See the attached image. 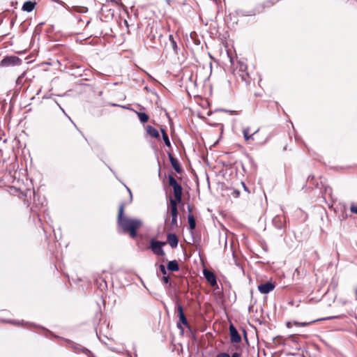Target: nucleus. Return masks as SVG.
<instances>
[{"label": "nucleus", "instance_id": "24", "mask_svg": "<svg viewBox=\"0 0 357 357\" xmlns=\"http://www.w3.org/2000/svg\"><path fill=\"white\" fill-rule=\"evenodd\" d=\"M188 220L190 229L194 230L196 228V221L195 217L192 214H189L188 215Z\"/></svg>", "mask_w": 357, "mask_h": 357}, {"label": "nucleus", "instance_id": "3", "mask_svg": "<svg viewBox=\"0 0 357 357\" xmlns=\"http://www.w3.org/2000/svg\"><path fill=\"white\" fill-rule=\"evenodd\" d=\"M178 202H176L173 198H169V212L172 217L171 225L172 227H178L177 217L178 214Z\"/></svg>", "mask_w": 357, "mask_h": 357}, {"label": "nucleus", "instance_id": "22", "mask_svg": "<svg viewBox=\"0 0 357 357\" xmlns=\"http://www.w3.org/2000/svg\"><path fill=\"white\" fill-rule=\"evenodd\" d=\"M160 132L162 133V139L165 142V144L168 146V147H170L171 146V142H170V140H169V136L166 132V130L163 128H160Z\"/></svg>", "mask_w": 357, "mask_h": 357}, {"label": "nucleus", "instance_id": "13", "mask_svg": "<svg viewBox=\"0 0 357 357\" xmlns=\"http://www.w3.org/2000/svg\"><path fill=\"white\" fill-rule=\"evenodd\" d=\"M167 243L172 248L178 246V239L175 234L169 233L167 236Z\"/></svg>", "mask_w": 357, "mask_h": 357}, {"label": "nucleus", "instance_id": "32", "mask_svg": "<svg viewBox=\"0 0 357 357\" xmlns=\"http://www.w3.org/2000/svg\"><path fill=\"white\" fill-rule=\"evenodd\" d=\"M230 355L226 352L220 353L218 354L217 357H229Z\"/></svg>", "mask_w": 357, "mask_h": 357}, {"label": "nucleus", "instance_id": "29", "mask_svg": "<svg viewBox=\"0 0 357 357\" xmlns=\"http://www.w3.org/2000/svg\"><path fill=\"white\" fill-rule=\"evenodd\" d=\"M350 211L351 213L357 214V206L351 204L350 206Z\"/></svg>", "mask_w": 357, "mask_h": 357}, {"label": "nucleus", "instance_id": "28", "mask_svg": "<svg viewBox=\"0 0 357 357\" xmlns=\"http://www.w3.org/2000/svg\"><path fill=\"white\" fill-rule=\"evenodd\" d=\"M159 268L163 275H167V268L163 264H160Z\"/></svg>", "mask_w": 357, "mask_h": 357}, {"label": "nucleus", "instance_id": "35", "mask_svg": "<svg viewBox=\"0 0 357 357\" xmlns=\"http://www.w3.org/2000/svg\"><path fill=\"white\" fill-rule=\"evenodd\" d=\"M241 77H242V79L244 80L245 82H248L247 81V77H249V75L248 73H245V75L243 74L241 75Z\"/></svg>", "mask_w": 357, "mask_h": 357}, {"label": "nucleus", "instance_id": "19", "mask_svg": "<svg viewBox=\"0 0 357 357\" xmlns=\"http://www.w3.org/2000/svg\"><path fill=\"white\" fill-rule=\"evenodd\" d=\"M337 317H326V318H323V319H315V320H312V321H310L309 322H298V321H295L294 324L296 326H307L308 325H310V324H312V323H314L317 321H321V320H331V319H335V318H337Z\"/></svg>", "mask_w": 357, "mask_h": 357}, {"label": "nucleus", "instance_id": "8", "mask_svg": "<svg viewBox=\"0 0 357 357\" xmlns=\"http://www.w3.org/2000/svg\"><path fill=\"white\" fill-rule=\"evenodd\" d=\"M229 331L230 335V342L231 343L236 344L241 342V336L233 324L229 325Z\"/></svg>", "mask_w": 357, "mask_h": 357}, {"label": "nucleus", "instance_id": "34", "mask_svg": "<svg viewBox=\"0 0 357 357\" xmlns=\"http://www.w3.org/2000/svg\"><path fill=\"white\" fill-rule=\"evenodd\" d=\"M241 185H242L244 190L246 191L248 193H250V190H248V187L245 185V184L243 182H241Z\"/></svg>", "mask_w": 357, "mask_h": 357}, {"label": "nucleus", "instance_id": "15", "mask_svg": "<svg viewBox=\"0 0 357 357\" xmlns=\"http://www.w3.org/2000/svg\"><path fill=\"white\" fill-rule=\"evenodd\" d=\"M272 223L279 230L284 229V222L280 215H275L272 220Z\"/></svg>", "mask_w": 357, "mask_h": 357}, {"label": "nucleus", "instance_id": "2", "mask_svg": "<svg viewBox=\"0 0 357 357\" xmlns=\"http://www.w3.org/2000/svg\"><path fill=\"white\" fill-rule=\"evenodd\" d=\"M168 183L169 186L173 188V193L174 196V200L176 202L181 203L182 201V192L183 188L181 185L176 180L172 174L168 175Z\"/></svg>", "mask_w": 357, "mask_h": 357}, {"label": "nucleus", "instance_id": "46", "mask_svg": "<svg viewBox=\"0 0 357 357\" xmlns=\"http://www.w3.org/2000/svg\"><path fill=\"white\" fill-rule=\"evenodd\" d=\"M310 178V179H312V178H314V176H308V178H307V180H309Z\"/></svg>", "mask_w": 357, "mask_h": 357}, {"label": "nucleus", "instance_id": "16", "mask_svg": "<svg viewBox=\"0 0 357 357\" xmlns=\"http://www.w3.org/2000/svg\"><path fill=\"white\" fill-rule=\"evenodd\" d=\"M146 130L147 134L149 135H150L151 137H154L155 139L160 138L159 132L153 126L148 125L146 128Z\"/></svg>", "mask_w": 357, "mask_h": 357}, {"label": "nucleus", "instance_id": "25", "mask_svg": "<svg viewBox=\"0 0 357 357\" xmlns=\"http://www.w3.org/2000/svg\"><path fill=\"white\" fill-rule=\"evenodd\" d=\"M175 54H178V46L176 40H172L170 43L167 45Z\"/></svg>", "mask_w": 357, "mask_h": 357}, {"label": "nucleus", "instance_id": "33", "mask_svg": "<svg viewBox=\"0 0 357 357\" xmlns=\"http://www.w3.org/2000/svg\"><path fill=\"white\" fill-rule=\"evenodd\" d=\"M224 111H225V112H228V113H229V114H236V115H237V114H238V112H237V111H235V110H226V109H225V110H224Z\"/></svg>", "mask_w": 357, "mask_h": 357}, {"label": "nucleus", "instance_id": "7", "mask_svg": "<svg viewBox=\"0 0 357 357\" xmlns=\"http://www.w3.org/2000/svg\"><path fill=\"white\" fill-rule=\"evenodd\" d=\"M67 346L68 347H70L71 349H73L75 351H81V352L85 354L88 357L93 356V354L89 349H88L87 348H85V347H82V345H80L77 343H75L73 341L68 340V343H67Z\"/></svg>", "mask_w": 357, "mask_h": 357}, {"label": "nucleus", "instance_id": "48", "mask_svg": "<svg viewBox=\"0 0 357 357\" xmlns=\"http://www.w3.org/2000/svg\"><path fill=\"white\" fill-rule=\"evenodd\" d=\"M65 115L66 116V117H67L68 119H70V117L68 115H67L66 114Z\"/></svg>", "mask_w": 357, "mask_h": 357}, {"label": "nucleus", "instance_id": "5", "mask_svg": "<svg viewBox=\"0 0 357 357\" xmlns=\"http://www.w3.org/2000/svg\"><path fill=\"white\" fill-rule=\"evenodd\" d=\"M22 63V60L17 56H5L1 61L0 66L3 67L19 66Z\"/></svg>", "mask_w": 357, "mask_h": 357}, {"label": "nucleus", "instance_id": "44", "mask_svg": "<svg viewBox=\"0 0 357 357\" xmlns=\"http://www.w3.org/2000/svg\"><path fill=\"white\" fill-rule=\"evenodd\" d=\"M137 245L139 248L140 247V241H139V240L137 241Z\"/></svg>", "mask_w": 357, "mask_h": 357}, {"label": "nucleus", "instance_id": "1", "mask_svg": "<svg viewBox=\"0 0 357 357\" xmlns=\"http://www.w3.org/2000/svg\"><path fill=\"white\" fill-rule=\"evenodd\" d=\"M117 225L124 234H128L132 239H136L138 236L137 230L143 225L141 219L130 218L124 215V204L119 205Z\"/></svg>", "mask_w": 357, "mask_h": 357}, {"label": "nucleus", "instance_id": "49", "mask_svg": "<svg viewBox=\"0 0 357 357\" xmlns=\"http://www.w3.org/2000/svg\"><path fill=\"white\" fill-rule=\"evenodd\" d=\"M65 115L66 116V117H67L68 119H70V117L68 115H67L66 114Z\"/></svg>", "mask_w": 357, "mask_h": 357}, {"label": "nucleus", "instance_id": "38", "mask_svg": "<svg viewBox=\"0 0 357 357\" xmlns=\"http://www.w3.org/2000/svg\"><path fill=\"white\" fill-rule=\"evenodd\" d=\"M172 40H175L173 35L172 34H169V43H170Z\"/></svg>", "mask_w": 357, "mask_h": 357}, {"label": "nucleus", "instance_id": "31", "mask_svg": "<svg viewBox=\"0 0 357 357\" xmlns=\"http://www.w3.org/2000/svg\"><path fill=\"white\" fill-rule=\"evenodd\" d=\"M123 185L126 187V190L129 192V195H130V202H131L132 200V195L131 190L126 184L123 183Z\"/></svg>", "mask_w": 357, "mask_h": 357}, {"label": "nucleus", "instance_id": "14", "mask_svg": "<svg viewBox=\"0 0 357 357\" xmlns=\"http://www.w3.org/2000/svg\"><path fill=\"white\" fill-rule=\"evenodd\" d=\"M236 13L239 16H254L257 13V8L255 7L254 9L246 10L243 9H238L236 10Z\"/></svg>", "mask_w": 357, "mask_h": 357}, {"label": "nucleus", "instance_id": "43", "mask_svg": "<svg viewBox=\"0 0 357 357\" xmlns=\"http://www.w3.org/2000/svg\"><path fill=\"white\" fill-rule=\"evenodd\" d=\"M243 333H244V337H245V340H248L246 331L245 330H243Z\"/></svg>", "mask_w": 357, "mask_h": 357}, {"label": "nucleus", "instance_id": "52", "mask_svg": "<svg viewBox=\"0 0 357 357\" xmlns=\"http://www.w3.org/2000/svg\"><path fill=\"white\" fill-rule=\"evenodd\" d=\"M39 31H40V29H37V31H36V32H35V33H38V32H39Z\"/></svg>", "mask_w": 357, "mask_h": 357}, {"label": "nucleus", "instance_id": "9", "mask_svg": "<svg viewBox=\"0 0 357 357\" xmlns=\"http://www.w3.org/2000/svg\"><path fill=\"white\" fill-rule=\"evenodd\" d=\"M275 287V282H266L264 283H261L258 286V290L261 294H267L273 291Z\"/></svg>", "mask_w": 357, "mask_h": 357}, {"label": "nucleus", "instance_id": "42", "mask_svg": "<svg viewBox=\"0 0 357 357\" xmlns=\"http://www.w3.org/2000/svg\"><path fill=\"white\" fill-rule=\"evenodd\" d=\"M188 211L189 212V214H191V212H192V209H191V207L190 205L188 206Z\"/></svg>", "mask_w": 357, "mask_h": 357}, {"label": "nucleus", "instance_id": "20", "mask_svg": "<svg viewBox=\"0 0 357 357\" xmlns=\"http://www.w3.org/2000/svg\"><path fill=\"white\" fill-rule=\"evenodd\" d=\"M259 130V129H257L255 132H254L252 134L250 135L249 134V131H250V128L247 127V128H243V137L245 139V141H249L250 139L252 140H254V135L258 132V131Z\"/></svg>", "mask_w": 357, "mask_h": 357}, {"label": "nucleus", "instance_id": "11", "mask_svg": "<svg viewBox=\"0 0 357 357\" xmlns=\"http://www.w3.org/2000/svg\"><path fill=\"white\" fill-rule=\"evenodd\" d=\"M204 276L206 281L213 287L217 285V280L215 274L210 270L204 269Z\"/></svg>", "mask_w": 357, "mask_h": 357}, {"label": "nucleus", "instance_id": "45", "mask_svg": "<svg viewBox=\"0 0 357 357\" xmlns=\"http://www.w3.org/2000/svg\"><path fill=\"white\" fill-rule=\"evenodd\" d=\"M243 68H246V66L243 65L241 66V70H243Z\"/></svg>", "mask_w": 357, "mask_h": 357}, {"label": "nucleus", "instance_id": "36", "mask_svg": "<svg viewBox=\"0 0 357 357\" xmlns=\"http://www.w3.org/2000/svg\"><path fill=\"white\" fill-rule=\"evenodd\" d=\"M107 166L108 169L111 171V172H112V174L115 176V177H116V178H118V176L116 175V172L114 171V169H112L109 165H107Z\"/></svg>", "mask_w": 357, "mask_h": 357}, {"label": "nucleus", "instance_id": "39", "mask_svg": "<svg viewBox=\"0 0 357 357\" xmlns=\"http://www.w3.org/2000/svg\"><path fill=\"white\" fill-rule=\"evenodd\" d=\"M43 24H44V22H41V23L38 24L35 29V32H36L37 29H39V27H41Z\"/></svg>", "mask_w": 357, "mask_h": 357}, {"label": "nucleus", "instance_id": "17", "mask_svg": "<svg viewBox=\"0 0 357 357\" xmlns=\"http://www.w3.org/2000/svg\"><path fill=\"white\" fill-rule=\"evenodd\" d=\"M36 4L35 1H26L23 3L22 9L24 11L30 13L34 9Z\"/></svg>", "mask_w": 357, "mask_h": 357}, {"label": "nucleus", "instance_id": "41", "mask_svg": "<svg viewBox=\"0 0 357 357\" xmlns=\"http://www.w3.org/2000/svg\"><path fill=\"white\" fill-rule=\"evenodd\" d=\"M58 107L60 108V109L62 111V112L64 114H66V112H65L64 109L61 107V106L59 104H58Z\"/></svg>", "mask_w": 357, "mask_h": 357}, {"label": "nucleus", "instance_id": "23", "mask_svg": "<svg viewBox=\"0 0 357 357\" xmlns=\"http://www.w3.org/2000/svg\"><path fill=\"white\" fill-rule=\"evenodd\" d=\"M136 114L137 115V117H138L139 121L142 123H146L149 121V115L146 113H145V112H137Z\"/></svg>", "mask_w": 357, "mask_h": 357}, {"label": "nucleus", "instance_id": "12", "mask_svg": "<svg viewBox=\"0 0 357 357\" xmlns=\"http://www.w3.org/2000/svg\"><path fill=\"white\" fill-rule=\"evenodd\" d=\"M280 0H266L263 3L258 4L256 6L257 13H260L263 12L264 8H270L273 6L275 3L280 1Z\"/></svg>", "mask_w": 357, "mask_h": 357}, {"label": "nucleus", "instance_id": "26", "mask_svg": "<svg viewBox=\"0 0 357 357\" xmlns=\"http://www.w3.org/2000/svg\"><path fill=\"white\" fill-rule=\"evenodd\" d=\"M240 195V191L236 189H231L229 195L232 196L233 197L237 198Z\"/></svg>", "mask_w": 357, "mask_h": 357}, {"label": "nucleus", "instance_id": "47", "mask_svg": "<svg viewBox=\"0 0 357 357\" xmlns=\"http://www.w3.org/2000/svg\"><path fill=\"white\" fill-rule=\"evenodd\" d=\"M65 115L66 116V117H67L68 119H70V117L68 115H67L66 114Z\"/></svg>", "mask_w": 357, "mask_h": 357}, {"label": "nucleus", "instance_id": "18", "mask_svg": "<svg viewBox=\"0 0 357 357\" xmlns=\"http://www.w3.org/2000/svg\"><path fill=\"white\" fill-rule=\"evenodd\" d=\"M3 321L6 323L13 324V325H16V326L22 325V326H31L38 327L33 323L24 322L23 320L20 321H17V320L8 319V320H4Z\"/></svg>", "mask_w": 357, "mask_h": 357}, {"label": "nucleus", "instance_id": "50", "mask_svg": "<svg viewBox=\"0 0 357 357\" xmlns=\"http://www.w3.org/2000/svg\"><path fill=\"white\" fill-rule=\"evenodd\" d=\"M65 115L66 116V117H67L68 119H70V117L68 115H67L66 114Z\"/></svg>", "mask_w": 357, "mask_h": 357}, {"label": "nucleus", "instance_id": "10", "mask_svg": "<svg viewBox=\"0 0 357 357\" xmlns=\"http://www.w3.org/2000/svg\"><path fill=\"white\" fill-rule=\"evenodd\" d=\"M167 155L169 157V162L175 172L178 174H181L183 172V168L178 159L176 158H174L170 152H168Z\"/></svg>", "mask_w": 357, "mask_h": 357}, {"label": "nucleus", "instance_id": "51", "mask_svg": "<svg viewBox=\"0 0 357 357\" xmlns=\"http://www.w3.org/2000/svg\"><path fill=\"white\" fill-rule=\"evenodd\" d=\"M47 332L48 333H50V335H52V332L48 331H47Z\"/></svg>", "mask_w": 357, "mask_h": 357}, {"label": "nucleus", "instance_id": "27", "mask_svg": "<svg viewBox=\"0 0 357 357\" xmlns=\"http://www.w3.org/2000/svg\"><path fill=\"white\" fill-rule=\"evenodd\" d=\"M74 10L77 13H85L88 11V8L86 7L75 8Z\"/></svg>", "mask_w": 357, "mask_h": 357}, {"label": "nucleus", "instance_id": "37", "mask_svg": "<svg viewBox=\"0 0 357 357\" xmlns=\"http://www.w3.org/2000/svg\"><path fill=\"white\" fill-rule=\"evenodd\" d=\"M229 357H241V354L238 352H234Z\"/></svg>", "mask_w": 357, "mask_h": 357}, {"label": "nucleus", "instance_id": "4", "mask_svg": "<svg viewBox=\"0 0 357 357\" xmlns=\"http://www.w3.org/2000/svg\"><path fill=\"white\" fill-rule=\"evenodd\" d=\"M166 242L155 239H151L150 241V248L151 251L158 256H164L165 252L162 247L166 245Z\"/></svg>", "mask_w": 357, "mask_h": 357}, {"label": "nucleus", "instance_id": "40", "mask_svg": "<svg viewBox=\"0 0 357 357\" xmlns=\"http://www.w3.org/2000/svg\"><path fill=\"white\" fill-rule=\"evenodd\" d=\"M354 291H355V299H356V301H357V287H355Z\"/></svg>", "mask_w": 357, "mask_h": 357}, {"label": "nucleus", "instance_id": "6", "mask_svg": "<svg viewBox=\"0 0 357 357\" xmlns=\"http://www.w3.org/2000/svg\"><path fill=\"white\" fill-rule=\"evenodd\" d=\"M177 312L178 314L179 321L180 322L177 323V327L183 331V328L181 326V324L185 325L187 328H190L189 323L185 317V315L183 312V307L180 304H177Z\"/></svg>", "mask_w": 357, "mask_h": 357}, {"label": "nucleus", "instance_id": "21", "mask_svg": "<svg viewBox=\"0 0 357 357\" xmlns=\"http://www.w3.org/2000/svg\"><path fill=\"white\" fill-rule=\"evenodd\" d=\"M167 270L170 271H178L179 270V265L176 259L169 261L167 265Z\"/></svg>", "mask_w": 357, "mask_h": 357}, {"label": "nucleus", "instance_id": "54", "mask_svg": "<svg viewBox=\"0 0 357 357\" xmlns=\"http://www.w3.org/2000/svg\"><path fill=\"white\" fill-rule=\"evenodd\" d=\"M55 103H56L57 105H58V104H59V102H58L56 100H55Z\"/></svg>", "mask_w": 357, "mask_h": 357}, {"label": "nucleus", "instance_id": "30", "mask_svg": "<svg viewBox=\"0 0 357 357\" xmlns=\"http://www.w3.org/2000/svg\"><path fill=\"white\" fill-rule=\"evenodd\" d=\"M162 280L164 283L167 284L169 282L170 279L168 275H163Z\"/></svg>", "mask_w": 357, "mask_h": 357}, {"label": "nucleus", "instance_id": "53", "mask_svg": "<svg viewBox=\"0 0 357 357\" xmlns=\"http://www.w3.org/2000/svg\"><path fill=\"white\" fill-rule=\"evenodd\" d=\"M39 31H40V29H37V31H36V32H35V33H38V32H39Z\"/></svg>", "mask_w": 357, "mask_h": 357}]
</instances>
